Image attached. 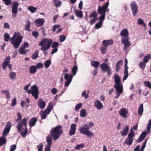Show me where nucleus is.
I'll return each instance as SVG.
<instances>
[{"mask_svg":"<svg viewBox=\"0 0 151 151\" xmlns=\"http://www.w3.org/2000/svg\"><path fill=\"white\" fill-rule=\"evenodd\" d=\"M58 90L57 89L55 88H53L51 90V93L53 94H55L57 93Z\"/></svg>","mask_w":151,"mask_h":151,"instance_id":"obj_64","label":"nucleus"},{"mask_svg":"<svg viewBox=\"0 0 151 151\" xmlns=\"http://www.w3.org/2000/svg\"><path fill=\"white\" fill-rule=\"evenodd\" d=\"M76 126V124H73L71 125L70 129L69 131V134L70 135H73L75 133Z\"/></svg>","mask_w":151,"mask_h":151,"instance_id":"obj_21","label":"nucleus"},{"mask_svg":"<svg viewBox=\"0 0 151 151\" xmlns=\"http://www.w3.org/2000/svg\"><path fill=\"white\" fill-rule=\"evenodd\" d=\"M145 85L149 88L151 89V83L148 81H146L144 82Z\"/></svg>","mask_w":151,"mask_h":151,"instance_id":"obj_49","label":"nucleus"},{"mask_svg":"<svg viewBox=\"0 0 151 151\" xmlns=\"http://www.w3.org/2000/svg\"><path fill=\"white\" fill-rule=\"evenodd\" d=\"M61 1H55V6L56 7H58L61 4Z\"/></svg>","mask_w":151,"mask_h":151,"instance_id":"obj_63","label":"nucleus"},{"mask_svg":"<svg viewBox=\"0 0 151 151\" xmlns=\"http://www.w3.org/2000/svg\"><path fill=\"white\" fill-rule=\"evenodd\" d=\"M147 139H146L145 141L143 142V145L141 148L140 151H143L145 148V147L146 142L147 141Z\"/></svg>","mask_w":151,"mask_h":151,"instance_id":"obj_54","label":"nucleus"},{"mask_svg":"<svg viewBox=\"0 0 151 151\" xmlns=\"http://www.w3.org/2000/svg\"><path fill=\"white\" fill-rule=\"evenodd\" d=\"M147 134L146 132H143L137 140V142H141L145 138Z\"/></svg>","mask_w":151,"mask_h":151,"instance_id":"obj_23","label":"nucleus"},{"mask_svg":"<svg viewBox=\"0 0 151 151\" xmlns=\"http://www.w3.org/2000/svg\"><path fill=\"white\" fill-rule=\"evenodd\" d=\"M45 20L43 18H39L35 20V22L36 23V25L37 27H40L42 26Z\"/></svg>","mask_w":151,"mask_h":151,"instance_id":"obj_20","label":"nucleus"},{"mask_svg":"<svg viewBox=\"0 0 151 151\" xmlns=\"http://www.w3.org/2000/svg\"><path fill=\"white\" fill-rule=\"evenodd\" d=\"M90 127L87 124H85L82 126L79 129L81 133L86 135L88 137L91 138L93 137L94 134L89 129Z\"/></svg>","mask_w":151,"mask_h":151,"instance_id":"obj_6","label":"nucleus"},{"mask_svg":"<svg viewBox=\"0 0 151 151\" xmlns=\"http://www.w3.org/2000/svg\"><path fill=\"white\" fill-rule=\"evenodd\" d=\"M87 113L86 111L84 109H82L80 111V115L82 117H84L86 116Z\"/></svg>","mask_w":151,"mask_h":151,"instance_id":"obj_39","label":"nucleus"},{"mask_svg":"<svg viewBox=\"0 0 151 151\" xmlns=\"http://www.w3.org/2000/svg\"><path fill=\"white\" fill-rule=\"evenodd\" d=\"M78 69V67L77 66L75 65L73 68L72 69V72L73 75H75L76 73V72Z\"/></svg>","mask_w":151,"mask_h":151,"instance_id":"obj_50","label":"nucleus"},{"mask_svg":"<svg viewBox=\"0 0 151 151\" xmlns=\"http://www.w3.org/2000/svg\"><path fill=\"white\" fill-rule=\"evenodd\" d=\"M30 26V22L29 20H27L25 26V29L29 31H30L29 28Z\"/></svg>","mask_w":151,"mask_h":151,"instance_id":"obj_36","label":"nucleus"},{"mask_svg":"<svg viewBox=\"0 0 151 151\" xmlns=\"http://www.w3.org/2000/svg\"><path fill=\"white\" fill-rule=\"evenodd\" d=\"M84 147V145L83 143H81L76 145L75 147L76 150H79L81 148H82Z\"/></svg>","mask_w":151,"mask_h":151,"instance_id":"obj_47","label":"nucleus"},{"mask_svg":"<svg viewBox=\"0 0 151 151\" xmlns=\"http://www.w3.org/2000/svg\"><path fill=\"white\" fill-rule=\"evenodd\" d=\"M60 40L61 42H63L65 39L66 37L65 36L61 35L59 37Z\"/></svg>","mask_w":151,"mask_h":151,"instance_id":"obj_62","label":"nucleus"},{"mask_svg":"<svg viewBox=\"0 0 151 151\" xmlns=\"http://www.w3.org/2000/svg\"><path fill=\"white\" fill-rule=\"evenodd\" d=\"M36 66L37 67V68H38V69H40L43 67V65L42 63H40L37 64Z\"/></svg>","mask_w":151,"mask_h":151,"instance_id":"obj_59","label":"nucleus"},{"mask_svg":"<svg viewBox=\"0 0 151 151\" xmlns=\"http://www.w3.org/2000/svg\"><path fill=\"white\" fill-rule=\"evenodd\" d=\"M82 106V104L80 103L78 104H77L75 106V110L76 111H78L79 109L81 108Z\"/></svg>","mask_w":151,"mask_h":151,"instance_id":"obj_52","label":"nucleus"},{"mask_svg":"<svg viewBox=\"0 0 151 151\" xmlns=\"http://www.w3.org/2000/svg\"><path fill=\"white\" fill-rule=\"evenodd\" d=\"M37 119L36 117L31 118L29 121V125L30 127H32L35 124Z\"/></svg>","mask_w":151,"mask_h":151,"instance_id":"obj_28","label":"nucleus"},{"mask_svg":"<svg viewBox=\"0 0 151 151\" xmlns=\"http://www.w3.org/2000/svg\"><path fill=\"white\" fill-rule=\"evenodd\" d=\"M94 105L97 110H100L102 109L103 105L102 104L98 99L96 100L94 103Z\"/></svg>","mask_w":151,"mask_h":151,"instance_id":"obj_19","label":"nucleus"},{"mask_svg":"<svg viewBox=\"0 0 151 151\" xmlns=\"http://www.w3.org/2000/svg\"><path fill=\"white\" fill-rule=\"evenodd\" d=\"M39 52L38 51L35 52L32 56V58L33 60L36 59L38 56Z\"/></svg>","mask_w":151,"mask_h":151,"instance_id":"obj_43","label":"nucleus"},{"mask_svg":"<svg viewBox=\"0 0 151 151\" xmlns=\"http://www.w3.org/2000/svg\"><path fill=\"white\" fill-rule=\"evenodd\" d=\"M129 38L128 37H122V43L124 44V50H126L128 47H129L131 45L129 41Z\"/></svg>","mask_w":151,"mask_h":151,"instance_id":"obj_12","label":"nucleus"},{"mask_svg":"<svg viewBox=\"0 0 151 151\" xmlns=\"http://www.w3.org/2000/svg\"><path fill=\"white\" fill-rule=\"evenodd\" d=\"M74 11L75 14L78 17L81 18L83 17V14L81 11L77 9H74Z\"/></svg>","mask_w":151,"mask_h":151,"instance_id":"obj_30","label":"nucleus"},{"mask_svg":"<svg viewBox=\"0 0 151 151\" xmlns=\"http://www.w3.org/2000/svg\"><path fill=\"white\" fill-rule=\"evenodd\" d=\"M151 128V119H150L148 123L147 124V134H149L150 132V129Z\"/></svg>","mask_w":151,"mask_h":151,"instance_id":"obj_41","label":"nucleus"},{"mask_svg":"<svg viewBox=\"0 0 151 151\" xmlns=\"http://www.w3.org/2000/svg\"><path fill=\"white\" fill-rule=\"evenodd\" d=\"M16 77V73L12 71L9 73V77L12 80L15 79Z\"/></svg>","mask_w":151,"mask_h":151,"instance_id":"obj_35","label":"nucleus"},{"mask_svg":"<svg viewBox=\"0 0 151 151\" xmlns=\"http://www.w3.org/2000/svg\"><path fill=\"white\" fill-rule=\"evenodd\" d=\"M6 139L4 137H0V147L5 144L6 142Z\"/></svg>","mask_w":151,"mask_h":151,"instance_id":"obj_34","label":"nucleus"},{"mask_svg":"<svg viewBox=\"0 0 151 151\" xmlns=\"http://www.w3.org/2000/svg\"><path fill=\"white\" fill-rule=\"evenodd\" d=\"M52 41V39L44 38L39 42V45L41 46V50L44 51L45 55L48 54L47 52L45 51L50 48Z\"/></svg>","mask_w":151,"mask_h":151,"instance_id":"obj_3","label":"nucleus"},{"mask_svg":"<svg viewBox=\"0 0 151 151\" xmlns=\"http://www.w3.org/2000/svg\"><path fill=\"white\" fill-rule=\"evenodd\" d=\"M101 70L104 72L107 71L108 69L110 68L106 63L102 64L101 65Z\"/></svg>","mask_w":151,"mask_h":151,"instance_id":"obj_29","label":"nucleus"},{"mask_svg":"<svg viewBox=\"0 0 151 151\" xmlns=\"http://www.w3.org/2000/svg\"><path fill=\"white\" fill-rule=\"evenodd\" d=\"M10 130H9L8 129H7L5 128L3 132L2 133V136L4 137L7 135V134L9 133Z\"/></svg>","mask_w":151,"mask_h":151,"instance_id":"obj_48","label":"nucleus"},{"mask_svg":"<svg viewBox=\"0 0 151 151\" xmlns=\"http://www.w3.org/2000/svg\"><path fill=\"white\" fill-rule=\"evenodd\" d=\"M119 113L122 117L126 118L127 117V114H128V111L126 109L123 108L119 111Z\"/></svg>","mask_w":151,"mask_h":151,"instance_id":"obj_17","label":"nucleus"},{"mask_svg":"<svg viewBox=\"0 0 151 151\" xmlns=\"http://www.w3.org/2000/svg\"><path fill=\"white\" fill-rule=\"evenodd\" d=\"M28 10L31 13H33L36 11L37 9V8L33 6H30L28 7Z\"/></svg>","mask_w":151,"mask_h":151,"instance_id":"obj_37","label":"nucleus"},{"mask_svg":"<svg viewBox=\"0 0 151 151\" xmlns=\"http://www.w3.org/2000/svg\"><path fill=\"white\" fill-rule=\"evenodd\" d=\"M29 94H32V96L36 99L38 97L39 91L37 85H34L31 86L30 89L26 91Z\"/></svg>","mask_w":151,"mask_h":151,"instance_id":"obj_7","label":"nucleus"},{"mask_svg":"<svg viewBox=\"0 0 151 151\" xmlns=\"http://www.w3.org/2000/svg\"><path fill=\"white\" fill-rule=\"evenodd\" d=\"M37 67L35 65H32L29 68V73L31 74L35 73L36 72Z\"/></svg>","mask_w":151,"mask_h":151,"instance_id":"obj_31","label":"nucleus"},{"mask_svg":"<svg viewBox=\"0 0 151 151\" xmlns=\"http://www.w3.org/2000/svg\"><path fill=\"white\" fill-rule=\"evenodd\" d=\"M38 105L41 109H42L45 108L46 103L42 99H40L39 100Z\"/></svg>","mask_w":151,"mask_h":151,"instance_id":"obj_26","label":"nucleus"},{"mask_svg":"<svg viewBox=\"0 0 151 151\" xmlns=\"http://www.w3.org/2000/svg\"><path fill=\"white\" fill-rule=\"evenodd\" d=\"M127 60L126 58L125 59V69L124 70V78H123V80L124 81L126 79L128 76V67L127 66Z\"/></svg>","mask_w":151,"mask_h":151,"instance_id":"obj_18","label":"nucleus"},{"mask_svg":"<svg viewBox=\"0 0 151 151\" xmlns=\"http://www.w3.org/2000/svg\"><path fill=\"white\" fill-rule=\"evenodd\" d=\"M120 35L122 37H128L129 32L127 29H122L120 33Z\"/></svg>","mask_w":151,"mask_h":151,"instance_id":"obj_22","label":"nucleus"},{"mask_svg":"<svg viewBox=\"0 0 151 151\" xmlns=\"http://www.w3.org/2000/svg\"><path fill=\"white\" fill-rule=\"evenodd\" d=\"M16 99L15 97H14L12 101V104L11 105V106H15L16 105Z\"/></svg>","mask_w":151,"mask_h":151,"instance_id":"obj_55","label":"nucleus"},{"mask_svg":"<svg viewBox=\"0 0 151 151\" xmlns=\"http://www.w3.org/2000/svg\"><path fill=\"white\" fill-rule=\"evenodd\" d=\"M107 49V48L106 47H102L101 48L100 50L101 52L103 54H104L105 53Z\"/></svg>","mask_w":151,"mask_h":151,"instance_id":"obj_56","label":"nucleus"},{"mask_svg":"<svg viewBox=\"0 0 151 151\" xmlns=\"http://www.w3.org/2000/svg\"><path fill=\"white\" fill-rule=\"evenodd\" d=\"M123 62L122 60H120L117 63L116 66V70L117 72L119 71L121 66L123 65Z\"/></svg>","mask_w":151,"mask_h":151,"instance_id":"obj_27","label":"nucleus"},{"mask_svg":"<svg viewBox=\"0 0 151 151\" xmlns=\"http://www.w3.org/2000/svg\"><path fill=\"white\" fill-rule=\"evenodd\" d=\"M109 2H107L104 3L102 6H99L98 9V13L99 14H105V13L108 7Z\"/></svg>","mask_w":151,"mask_h":151,"instance_id":"obj_9","label":"nucleus"},{"mask_svg":"<svg viewBox=\"0 0 151 151\" xmlns=\"http://www.w3.org/2000/svg\"><path fill=\"white\" fill-rule=\"evenodd\" d=\"M129 127L128 125L125 126L122 131H121L120 133L122 136H126L129 131Z\"/></svg>","mask_w":151,"mask_h":151,"instance_id":"obj_24","label":"nucleus"},{"mask_svg":"<svg viewBox=\"0 0 151 151\" xmlns=\"http://www.w3.org/2000/svg\"><path fill=\"white\" fill-rule=\"evenodd\" d=\"M53 106L52 104L50 102L48 104L47 108L44 111H41L40 112V115L41 119H42L46 118L47 116L46 114H48L53 109Z\"/></svg>","mask_w":151,"mask_h":151,"instance_id":"obj_8","label":"nucleus"},{"mask_svg":"<svg viewBox=\"0 0 151 151\" xmlns=\"http://www.w3.org/2000/svg\"><path fill=\"white\" fill-rule=\"evenodd\" d=\"M97 16V13L93 11V12L91 13L89 16V17L90 18L93 17H96Z\"/></svg>","mask_w":151,"mask_h":151,"instance_id":"obj_51","label":"nucleus"},{"mask_svg":"<svg viewBox=\"0 0 151 151\" xmlns=\"http://www.w3.org/2000/svg\"><path fill=\"white\" fill-rule=\"evenodd\" d=\"M4 40L6 42H9L10 40L9 35L6 33L4 34Z\"/></svg>","mask_w":151,"mask_h":151,"instance_id":"obj_40","label":"nucleus"},{"mask_svg":"<svg viewBox=\"0 0 151 151\" xmlns=\"http://www.w3.org/2000/svg\"><path fill=\"white\" fill-rule=\"evenodd\" d=\"M137 22L138 24L139 25H143L144 27H146L147 24L144 23V21L141 18H139L138 19Z\"/></svg>","mask_w":151,"mask_h":151,"instance_id":"obj_38","label":"nucleus"},{"mask_svg":"<svg viewBox=\"0 0 151 151\" xmlns=\"http://www.w3.org/2000/svg\"><path fill=\"white\" fill-rule=\"evenodd\" d=\"M59 43L57 42H53L51 47L52 48H57L59 46Z\"/></svg>","mask_w":151,"mask_h":151,"instance_id":"obj_53","label":"nucleus"},{"mask_svg":"<svg viewBox=\"0 0 151 151\" xmlns=\"http://www.w3.org/2000/svg\"><path fill=\"white\" fill-rule=\"evenodd\" d=\"M113 41L111 40H104L103 42V45L105 47H107L109 45H110L113 44Z\"/></svg>","mask_w":151,"mask_h":151,"instance_id":"obj_25","label":"nucleus"},{"mask_svg":"<svg viewBox=\"0 0 151 151\" xmlns=\"http://www.w3.org/2000/svg\"><path fill=\"white\" fill-rule=\"evenodd\" d=\"M51 62L50 60H48L45 62L44 65L46 68H48L51 64Z\"/></svg>","mask_w":151,"mask_h":151,"instance_id":"obj_44","label":"nucleus"},{"mask_svg":"<svg viewBox=\"0 0 151 151\" xmlns=\"http://www.w3.org/2000/svg\"><path fill=\"white\" fill-rule=\"evenodd\" d=\"M20 33L15 32L12 37L10 39V41L14 48H17L22 42L23 37L22 36H19Z\"/></svg>","mask_w":151,"mask_h":151,"instance_id":"obj_4","label":"nucleus"},{"mask_svg":"<svg viewBox=\"0 0 151 151\" xmlns=\"http://www.w3.org/2000/svg\"><path fill=\"white\" fill-rule=\"evenodd\" d=\"M62 128L61 126L58 125L51 130L50 134L54 141L58 139L63 134V131Z\"/></svg>","mask_w":151,"mask_h":151,"instance_id":"obj_5","label":"nucleus"},{"mask_svg":"<svg viewBox=\"0 0 151 151\" xmlns=\"http://www.w3.org/2000/svg\"><path fill=\"white\" fill-rule=\"evenodd\" d=\"M43 145L42 143H40L39 145L37 146V147L38 149V151H42Z\"/></svg>","mask_w":151,"mask_h":151,"instance_id":"obj_57","label":"nucleus"},{"mask_svg":"<svg viewBox=\"0 0 151 151\" xmlns=\"http://www.w3.org/2000/svg\"><path fill=\"white\" fill-rule=\"evenodd\" d=\"M102 24V22L99 21L95 25V27L96 29H98L100 27Z\"/></svg>","mask_w":151,"mask_h":151,"instance_id":"obj_58","label":"nucleus"},{"mask_svg":"<svg viewBox=\"0 0 151 151\" xmlns=\"http://www.w3.org/2000/svg\"><path fill=\"white\" fill-rule=\"evenodd\" d=\"M64 78L66 80L65 85V87L68 86L71 83L72 79V76L71 75L69 76L67 73H66L65 76Z\"/></svg>","mask_w":151,"mask_h":151,"instance_id":"obj_15","label":"nucleus"},{"mask_svg":"<svg viewBox=\"0 0 151 151\" xmlns=\"http://www.w3.org/2000/svg\"><path fill=\"white\" fill-rule=\"evenodd\" d=\"M143 104H141L138 109V114L141 116L143 113Z\"/></svg>","mask_w":151,"mask_h":151,"instance_id":"obj_42","label":"nucleus"},{"mask_svg":"<svg viewBox=\"0 0 151 151\" xmlns=\"http://www.w3.org/2000/svg\"><path fill=\"white\" fill-rule=\"evenodd\" d=\"M19 4L17 1H15L13 3L12 6V12L14 14L12 15V17H15L17 12L18 7Z\"/></svg>","mask_w":151,"mask_h":151,"instance_id":"obj_13","label":"nucleus"},{"mask_svg":"<svg viewBox=\"0 0 151 151\" xmlns=\"http://www.w3.org/2000/svg\"><path fill=\"white\" fill-rule=\"evenodd\" d=\"M91 65L93 67L97 68L100 64L99 62L96 61H92L91 63Z\"/></svg>","mask_w":151,"mask_h":151,"instance_id":"obj_32","label":"nucleus"},{"mask_svg":"<svg viewBox=\"0 0 151 151\" xmlns=\"http://www.w3.org/2000/svg\"><path fill=\"white\" fill-rule=\"evenodd\" d=\"M134 136V133L133 131H131L128 134V137L125 140L124 144H126L127 145H130L132 144L133 141V138Z\"/></svg>","mask_w":151,"mask_h":151,"instance_id":"obj_10","label":"nucleus"},{"mask_svg":"<svg viewBox=\"0 0 151 151\" xmlns=\"http://www.w3.org/2000/svg\"><path fill=\"white\" fill-rule=\"evenodd\" d=\"M11 125L10 123L9 122H8L6 123V127L5 128L8 129L9 130H10Z\"/></svg>","mask_w":151,"mask_h":151,"instance_id":"obj_61","label":"nucleus"},{"mask_svg":"<svg viewBox=\"0 0 151 151\" xmlns=\"http://www.w3.org/2000/svg\"><path fill=\"white\" fill-rule=\"evenodd\" d=\"M114 80L115 84L114 85V87L116 91V95L115 98L117 99L123 91V86L121 83V78L117 74H115L114 76Z\"/></svg>","mask_w":151,"mask_h":151,"instance_id":"obj_1","label":"nucleus"},{"mask_svg":"<svg viewBox=\"0 0 151 151\" xmlns=\"http://www.w3.org/2000/svg\"><path fill=\"white\" fill-rule=\"evenodd\" d=\"M145 63L144 62H140L139 63V66L141 68L144 69L146 66Z\"/></svg>","mask_w":151,"mask_h":151,"instance_id":"obj_46","label":"nucleus"},{"mask_svg":"<svg viewBox=\"0 0 151 151\" xmlns=\"http://www.w3.org/2000/svg\"><path fill=\"white\" fill-rule=\"evenodd\" d=\"M131 6L133 14L134 16H136L138 12V9L136 2L133 1L131 3Z\"/></svg>","mask_w":151,"mask_h":151,"instance_id":"obj_14","label":"nucleus"},{"mask_svg":"<svg viewBox=\"0 0 151 151\" xmlns=\"http://www.w3.org/2000/svg\"><path fill=\"white\" fill-rule=\"evenodd\" d=\"M25 48L22 46L19 50V52L21 54L25 55L27 52V50H25Z\"/></svg>","mask_w":151,"mask_h":151,"instance_id":"obj_33","label":"nucleus"},{"mask_svg":"<svg viewBox=\"0 0 151 151\" xmlns=\"http://www.w3.org/2000/svg\"><path fill=\"white\" fill-rule=\"evenodd\" d=\"M27 118H24L22 122L18 123L17 126L18 130L24 138L26 137L28 133V130L27 127Z\"/></svg>","mask_w":151,"mask_h":151,"instance_id":"obj_2","label":"nucleus"},{"mask_svg":"<svg viewBox=\"0 0 151 151\" xmlns=\"http://www.w3.org/2000/svg\"><path fill=\"white\" fill-rule=\"evenodd\" d=\"M10 57L9 56H8L4 59V62L2 63V67L4 70H5L6 67L10 62Z\"/></svg>","mask_w":151,"mask_h":151,"instance_id":"obj_16","label":"nucleus"},{"mask_svg":"<svg viewBox=\"0 0 151 151\" xmlns=\"http://www.w3.org/2000/svg\"><path fill=\"white\" fill-rule=\"evenodd\" d=\"M46 139L47 145L45 147L44 151H51V146L52 143V137L50 135H48L46 137Z\"/></svg>","mask_w":151,"mask_h":151,"instance_id":"obj_11","label":"nucleus"},{"mask_svg":"<svg viewBox=\"0 0 151 151\" xmlns=\"http://www.w3.org/2000/svg\"><path fill=\"white\" fill-rule=\"evenodd\" d=\"M150 58V55H147L146 56L144 57L143 62L145 63H147L148 61L149 60Z\"/></svg>","mask_w":151,"mask_h":151,"instance_id":"obj_45","label":"nucleus"},{"mask_svg":"<svg viewBox=\"0 0 151 151\" xmlns=\"http://www.w3.org/2000/svg\"><path fill=\"white\" fill-rule=\"evenodd\" d=\"M16 148V146L13 145L11 146L10 151H14Z\"/></svg>","mask_w":151,"mask_h":151,"instance_id":"obj_60","label":"nucleus"}]
</instances>
